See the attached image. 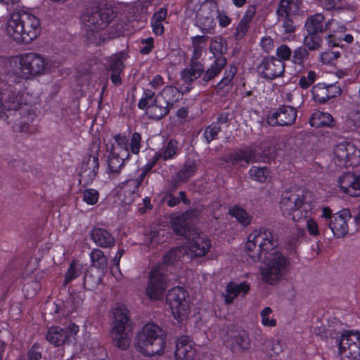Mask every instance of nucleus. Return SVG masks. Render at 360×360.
Here are the masks:
<instances>
[{"label": "nucleus", "mask_w": 360, "mask_h": 360, "mask_svg": "<svg viewBox=\"0 0 360 360\" xmlns=\"http://www.w3.org/2000/svg\"><path fill=\"white\" fill-rule=\"evenodd\" d=\"M98 155H88L82 160L80 171L79 172V183L83 187L92 184L98 175L99 170Z\"/></svg>", "instance_id": "6ab92c4d"}, {"label": "nucleus", "mask_w": 360, "mask_h": 360, "mask_svg": "<svg viewBox=\"0 0 360 360\" xmlns=\"http://www.w3.org/2000/svg\"><path fill=\"white\" fill-rule=\"evenodd\" d=\"M233 82L222 77L219 82L215 85L217 93H228L233 87Z\"/></svg>", "instance_id": "bf43d9fd"}, {"label": "nucleus", "mask_w": 360, "mask_h": 360, "mask_svg": "<svg viewBox=\"0 0 360 360\" xmlns=\"http://www.w3.org/2000/svg\"><path fill=\"white\" fill-rule=\"evenodd\" d=\"M297 117L296 108L288 105H280L267 115L266 122L272 127L292 125Z\"/></svg>", "instance_id": "a211bd4d"}, {"label": "nucleus", "mask_w": 360, "mask_h": 360, "mask_svg": "<svg viewBox=\"0 0 360 360\" xmlns=\"http://www.w3.org/2000/svg\"><path fill=\"white\" fill-rule=\"evenodd\" d=\"M221 128L220 126H217V124H213L212 122L208 125L202 134V137L205 139V142L209 144L213 140L217 139L219 133L221 131Z\"/></svg>", "instance_id": "8fccbe9b"}, {"label": "nucleus", "mask_w": 360, "mask_h": 360, "mask_svg": "<svg viewBox=\"0 0 360 360\" xmlns=\"http://www.w3.org/2000/svg\"><path fill=\"white\" fill-rule=\"evenodd\" d=\"M129 320V311L127 306L117 304L112 310V333L115 335L114 345L123 350L129 346V340L124 336Z\"/></svg>", "instance_id": "6e6552de"}, {"label": "nucleus", "mask_w": 360, "mask_h": 360, "mask_svg": "<svg viewBox=\"0 0 360 360\" xmlns=\"http://www.w3.org/2000/svg\"><path fill=\"white\" fill-rule=\"evenodd\" d=\"M16 58L22 75L10 77L8 82L13 84L14 90L25 98L32 94L27 85L28 81L47 73L50 65L48 59L37 53H24L17 56Z\"/></svg>", "instance_id": "20e7f679"}, {"label": "nucleus", "mask_w": 360, "mask_h": 360, "mask_svg": "<svg viewBox=\"0 0 360 360\" xmlns=\"http://www.w3.org/2000/svg\"><path fill=\"white\" fill-rule=\"evenodd\" d=\"M156 94L155 92L148 89H143V93L137 103V107L139 109L145 110L146 115L149 120H153V117L148 114V110L151 108V106L155 105L156 103L155 102V97Z\"/></svg>", "instance_id": "e433bc0d"}, {"label": "nucleus", "mask_w": 360, "mask_h": 360, "mask_svg": "<svg viewBox=\"0 0 360 360\" xmlns=\"http://www.w3.org/2000/svg\"><path fill=\"white\" fill-rule=\"evenodd\" d=\"M181 92L174 86H166L162 91L156 94L155 102L156 104L151 106L148 114L153 117V120L159 121L167 115L174 103L181 99Z\"/></svg>", "instance_id": "0eeeda50"}, {"label": "nucleus", "mask_w": 360, "mask_h": 360, "mask_svg": "<svg viewBox=\"0 0 360 360\" xmlns=\"http://www.w3.org/2000/svg\"><path fill=\"white\" fill-rule=\"evenodd\" d=\"M113 139L117 147L126 153V160H131L132 155H138L143 145L141 134L136 131L118 133L114 135Z\"/></svg>", "instance_id": "ddd939ff"}, {"label": "nucleus", "mask_w": 360, "mask_h": 360, "mask_svg": "<svg viewBox=\"0 0 360 360\" xmlns=\"http://www.w3.org/2000/svg\"><path fill=\"white\" fill-rule=\"evenodd\" d=\"M197 217V210L195 209H188L176 215L171 220V227L174 233L180 236L186 238L191 233L198 229L193 226V219Z\"/></svg>", "instance_id": "dca6fc26"}, {"label": "nucleus", "mask_w": 360, "mask_h": 360, "mask_svg": "<svg viewBox=\"0 0 360 360\" xmlns=\"http://www.w3.org/2000/svg\"><path fill=\"white\" fill-rule=\"evenodd\" d=\"M285 65L276 57H265L257 67V72L262 78L273 80L281 77L285 71Z\"/></svg>", "instance_id": "aec40b11"}, {"label": "nucleus", "mask_w": 360, "mask_h": 360, "mask_svg": "<svg viewBox=\"0 0 360 360\" xmlns=\"http://www.w3.org/2000/svg\"><path fill=\"white\" fill-rule=\"evenodd\" d=\"M330 24H304L308 32L304 39V46L310 51L321 48L323 33L328 29Z\"/></svg>", "instance_id": "412c9836"}, {"label": "nucleus", "mask_w": 360, "mask_h": 360, "mask_svg": "<svg viewBox=\"0 0 360 360\" xmlns=\"http://www.w3.org/2000/svg\"><path fill=\"white\" fill-rule=\"evenodd\" d=\"M272 309L270 307H264L261 313V323L264 327L273 328L276 326L277 321L273 317H270V314L272 313Z\"/></svg>", "instance_id": "864d4df0"}, {"label": "nucleus", "mask_w": 360, "mask_h": 360, "mask_svg": "<svg viewBox=\"0 0 360 360\" xmlns=\"http://www.w3.org/2000/svg\"><path fill=\"white\" fill-rule=\"evenodd\" d=\"M261 47L266 53H269L274 48V40L268 36L263 37L260 41Z\"/></svg>", "instance_id": "e2e57ef3"}, {"label": "nucleus", "mask_w": 360, "mask_h": 360, "mask_svg": "<svg viewBox=\"0 0 360 360\" xmlns=\"http://www.w3.org/2000/svg\"><path fill=\"white\" fill-rule=\"evenodd\" d=\"M250 338L248 332L243 329L229 330L225 340L226 347L233 352H242L248 349Z\"/></svg>", "instance_id": "5701e85b"}, {"label": "nucleus", "mask_w": 360, "mask_h": 360, "mask_svg": "<svg viewBox=\"0 0 360 360\" xmlns=\"http://www.w3.org/2000/svg\"><path fill=\"white\" fill-rule=\"evenodd\" d=\"M81 30L85 32L84 37L87 44L100 45L105 41L112 39L115 34L110 32V24H81Z\"/></svg>", "instance_id": "f3484780"}, {"label": "nucleus", "mask_w": 360, "mask_h": 360, "mask_svg": "<svg viewBox=\"0 0 360 360\" xmlns=\"http://www.w3.org/2000/svg\"><path fill=\"white\" fill-rule=\"evenodd\" d=\"M256 159V150L250 147L236 148L232 153H229L224 161L231 163L232 165H236L239 162L244 161L247 164L253 162Z\"/></svg>", "instance_id": "cd10ccee"}, {"label": "nucleus", "mask_w": 360, "mask_h": 360, "mask_svg": "<svg viewBox=\"0 0 360 360\" xmlns=\"http://www.w3.org/2000/svg\"><path fill=\"white\" fill-rule=\"evenodd\" d=\"M41 289V283L37 279H32L26 281L22 285V290L24 292L25 298H32L39 292Z\"/></svg>", "instance_id": "49530a36"}, {"label": "nucleus", "mask_w": 360, "mask_h": 360, "mask_svg": "<svg viewBox=\"0 0 360 360\" xmlns=\"http://www.w3.org/2000/svg\"><path fill=\"white\" fill-rule=\"evenodd\" d=\"M237 72V66L234 64H231L226 68H225L223 74V77L233 82L234 77L236 75Z\"/></svg>", "instance_id": "69168bd1"}, {"label": "nucleus", "mask_w": 360, "mask_h": 360, "mask_svg": "<svg viewBox=\"0 0 360 360\" xmlns=\"http://www.w3.org/2000/svg\"><path fill=\"white\" fill-rule=\"evenodd\" d=\"M344 41L347 44H351L354 41V37L351 34H346L343 36L336 37L334 34L328 35V44L330 47H342V45H340V43Z\"/></svg>", "instance_id": "3c124183"}, {"label": "nucleus", "mask_w": 360, "mask_h": 360, "mask_svg": "<svg viewBox=\"0 0 360 360\" xmlns=\"http://www.w3.org/2000/svg\"><path fill=\"white\" fill-rule=\"evenodd\" d=\"M250 290V285L246 281H243L240 283L230 281L226 286V292L232 294L233 297H237L240 295L244 296L249 292Z\"/></svg>", "instance_id": "79ce46f5"}, {"label": "nucleus", "mask_w": 360, "mask_h": 360, "mask_svg": "<svg viewBox=\"0 0 360 360\" xmlns=\"http://www.w3.org/2000/svg\"><path fill=\"white\" fill-rule=\"evenodd\" d=\"M101 271L89 268L84 273L83 287L86 290H94L100 284L103 278Z\"/></svg>", "instance_id": "c9c22d12"}, {"label": "nucleus", "mask_w": 360, "mask_h": 360, "mask_svg": "<svg viewBox=\"0 0 360 360\" xmlns=\"http://www.w3.org/2000/svg\"><path fill=\"white\" fill-rule=\"evenodd\" d=\"M338 186L344 193L352 197H359L357 175L351 172L343 173L338 180Z\"/></svg>", "instance_id": "c85d7f7f"}, {"label": "nucleus", "mask_w": 360, "mask_h": 360, "mask_svg": "<svg viewBox=\"0 0 360 360\" xmlns=\"http://www.w3.org/2000/svg\"><path fill=\"white\" fill-rule=\"evenodd\" d=\"M266 347L269 349V354L271 356H277L283 352V345L280 341H271L268 342Z\"/></svg>", "instance_id": "052dcab7"}, {"label": "nucleus", "mask_w": 360, "mask_h": 360, "mask_svg": "<svg viewBox=\"0 0 360 360\" xmlns=\"http://www.w3.org/2000/svg\"><path fill=\"white\" fill-rule=\"evenodd\" d=\"M292 51L290 47L286 44H281L276 49V56L277 60H281L284 62L285 60H291Z\"/></svg>", "instance_id": "4d7b16f0"}, {"label": "nucleus", "mask_w": 360, "mask_h": 360, "mask_svg": "<svg viewBox=\"0 0 360 360\" xmlns=\"http://www.w3.org/2000/svg\"><path fill=\"white\" fill-rule=\"evenodd\" d=\"M278 243L272 231L260 228L255 229L248 237L245 248L255 261H262L266 268L261 271L262 281L274 285L286 272L290 260L277 249Z\"/></svg>", "instance_id": "f03ea898"}, {"label": "nucleus", "mask_w": 360, "mask_h": 360, "mask_svg": "<svg viewBox=\"0 0 360 360\" xmlns=\"http://www.w3.org/2000/svg\"><path fill=\"white\" fill-rule=\"evenodd\" d=\"M280 209L285 218L299 222L310 216L312 203L306 200L303 192L285 191L281 197Z\"/></svg>", "instance_id": "423d86ee"}, {"label": "nucleus", "mask_w": 360, "mask_h": 360, "mask_svg": "<svg viewBox=\"0 0 360 360\" xmlns=\"http://www.w3.org/2000/svg\"><path fill=\"white\" fill-rule=\"evenodd\" d=\"M210 59L212 63L205 70L202 78L203 85L208 84L211 80L218 77L227 65L226 56H211Z\"/></svg>", "instance_id": "c756f323"}, {"label": "nucleus", "mask_w": 360, "mask_h": 360, "mask_svg": "<svg viewBox=\"0 0 360 360\" xmlns=\"http://www.w3.org/2000/svg\"><path fill=\"white\" fill-rule=\"evenodd\" d=\"M309 123L311 127L315 128H331L335 126V121L330 113L316 110L311 115Z\"/></svg>", "instance_id": "473e14b6"}, {"label": "nucleus", "mask_w": 360, "mask_h": 360, "mask_svg": "<svg viewBox=\"0 0 360 360\" xmlns=\"http://www.w3.org/2000/svg\"><path fill=\"white\" fill-rule=\"evenodd\" d=\"M83 273V265L76 259H73L65 274L63 285L66 286L72 281L79 278Z\"/></svg>", "instance_id": "ea45409f"}, {"label": "nucleus", "mask_w": 360, "mask_h": 360, "mask_svg": "<svg viewBox=\"0 0 360 360\" xmlns=\"http://www.w3.org/2000/svg\"><path fill=\"white\" fill-rule=\"evenodd\" d=\"M28 360H40L42 357L41 353L38 351L37 344L33 345L27 352Z\"/></svg>", "instance_id": "774afa93"}, {"label": "nucleus", "mask_w": 360, "mask_h": 360, "mask_svg": "<svg viewBox=\"0 0 360 360\" xmlns=\"http://www.w3.org/2000/svg\"><path fill=\"white\" fill-rule=\"evenodd\" d=\"M135 347L146 356H160L166 347V335L155 323H146L136 335Z\"/></svg>", "instance_id": "39448f33"}, {"label": "nucleus", "mask_w": 360, "mask_h": 360, "mask_svg": "<svg viewBox=\"0 0 360 360\" xmlns=\"http://www.w3.org/2000/svg\"><path fill=\"white\" fill-rule=\"evenodd\" d=\"M248 174L252 181L264 183L269 176L270 170L269 168L266 166H252L248 171Z\"/></svg>", "instance_id": "37998d69"}, {"label": "nucleus", "mask_w": 360, "mask_h": 360, "mask_svg": "<svg viewBox=\"0 0 360 360\" xmlns=\"http://www.w3.org/2000/svg\"><path fill=\"white\" fill-rule=\"evenodd\" d=\"M206 41L207 37L205 36L197 35L192 37V45L193 47V56L192 59L198 60L202 56Z\"/></svg>", "instance_id": "de8ad7c7"}, {"label": "nucleus", "mask_w": 360, "mask_h": 360, "mask_svg": "<svg viewBox=\"0 0 360 360\" xmlns=\"http://www.w3.org/2000/svg\"><path fill=\"white\" fill-rule=\"evenodd\" d=\"M250 28L249 24H238L234 34L236 40L242 39Z\"/></svg>", "instance_id": "0e129e2a"}, {"label": "nucleus", "mask_w": 360, "mask_h": 360, "mask_svg": "<svg viewBox=\"0 0 360 360\" xmlns=\"http://www.w3.org/2000/svg\"><path fill=\"white\" fill-rule=\"evenodd\" d=\"M187 297L188 292L182 287H174L167 292L166 302L176 319L186 314L189 307Z\"/></svg>", "instance_id": "4468645a"}, {"label": "nucleus", "mask_w": 360, "mask_h": 360, "mask_svg": "<svg viewBox=\"0 0 360 360\" xmlns=\"http://www.w3.org/2000/svg\"><path fill=\"white\" fill-rule=\"evenodd\" d=\"M129 160H126V156L122 158L118 153L115 152L112 146L107 156V174L109 177L111 179L117 177Z\"/></svg>", "instance_id": "a878e982"}, {"label": "nucleus", "mask_w": 360, "mask_h": 360, "mask_svg": "<svg viewBox=\"0 0 360 360\" xmlns=\"http://www.w3.org/2000/svg\"><path fill=\"white\" fill-rule=\"evenodd\" d=\"M321 218L330 219L328 226L336 238L345 236L349 231L348 221L351 219V214L349 210L343 209L340 212L332 214L331 209L325 206L322 207Z\"/></svg>", "instance_id": "f8f14e48"}, {"label": "nucleus", "mask_w": 360, "mask_h": 360, "mask_svg": "<svg viewBox=\"0 0 360 360\" xmlns=\"http://www.w3.org/2000/svg\"><path fill=\"white\" fill-rule=\"evenodd\" d=\"M117 188L119 191L124 195H130L136 193L139 186L136 185V181L134 180L133 177H130L120 182Z\"/></svg>", "instance_id": "a18cd8bd"}, {"label": "nucleus", "mask_w": 360, "mask_h": 360, "mask_svg": "<svg viewBox=\"0 0 360 360\" xmlns=\"http://www.w3.org/2000/svg\"><path fill=\"white\" fill-rule=\"evenodd\" d=\"M46 340L55 347L61 346L68 342L65 329L58 326H52L48 328Z\"/></svg>", "instance_id": "f704fd0d"}, {"label": "nucleus", "mask_w": 360, "mask_h": 360, "mask_svg": "<svg viewBox=\"0 0 360 360\" xmlns=\"http://www.w3.org/2000/svg\"><path fill=\"white\" fill-rule=\"evenodd\" d=\"M197 171V165L193 160H186L181 169L176 173V179L179 181H187L193 176Z\"/></svg>", "instance_id": "58836bf2"}, {"label": "nucleus", "mask_w": 360, "mask_h": 360, "mask_svg": "<svg viewBox=\"0 0 360 360\" xmlns=\"http://www.w3.org/2000/svg\"><path fill=\"white\" fill-rule=\"evenodd\" d=\"M91 238L97 246L103 248H111L115 244L114 236L105 229L94 228L91 232Z\"/></svg>", "instance_id": "7c9ffc66"}, {"label": "nucleus", "mask_w": 360, "mask_h": 360, "mask_svg": "<svg viewBox=\"0 0 360 360\" xmlns=\"http://www.w3.org/2000/svg\"><path fill=\"white\" fill-rule=\"evenodd\" d=\"M69 302H60L54 303L53 312L55 314H60L62 316L67 317L70 316L75 310V306L72 308H69Z\"/></svg>", "instance_id": "5fc2aeb1"}, {"label": "nucleus", "mask_w": 360, "mask_h": 360, "mask_svg": "<svg viewBox=\"0 0 360 360\" xmlns=\"http://www.w3.org/2000/svg\"><path fill=\"white\" fill-rule=\"evenodd\" d=\"M333 160L340 168L356 167L360 165V149L352 142H340L333 148Z\"/></svg>", "instance_id": "1a4fd4ad"}, {"label": "nucleus", "mask_w": 360, "mask_h": 360, "mask_svg": "<svg viewBox=\"0 0 360 360\" xmlns=\"http://www.w3.org/2000/svg\"><path fill=\"white\" fill-rule=\"evenodd\" d=\"M179 151V143L175 139L167 141L155 154L160 160L167 161L176 157Z\"/></svg>", "instance_id": "72a5a7b5"}, {"label": "nucleus", "mask_w": 360, "mask_h": 360, "mask_svg": "<svg viewBox=\"0 0 360 360\" xmlns=\"http://www.w3.org/2000/svg\"><path fill=\"white\" fill-rule=\"evenodd\" d=\"M99 198V193L94 188H86L83 191V201L89 205H96Z\"/></svg>", "instance_id": "6e6d98bb"}, {"label": "nucleus", "mask_w": 360, "mask_h": 360, "mask_svg": "<svg viewBox=\"0 0 360 360\" xmlns=\"http://www.w3.org/2000/svg\"><path fill=\"white\" fill-rule=\"evenodd\" d=\"M291 61L296 65L303 66L309 58V52L304 46H300L292 52Z\"/></svg>", "instance_id": "09e8293b"}, {"label": "nucleus", "mask_w": 360, "mask_h": 360, "mask_svg": "<svg viewBox=\"0 0 360 360\" xmlns=\"http://www.w3.org/2000/svg\"><path fill=\"white\" fill-rule=\"evenodd\" d=\"M256 13V6L250 5L248 7L240 22H250Z\"/></svg>", "instance_id": "338daca9"}, {"label": "nucleus", "mask_w": 360, "mask_h": 360, "mask_svg": "<svg viewBox=\"0 0 360 360\" xmlns=\"http://www.w3.org/2000/svg\"><path fill=\"white\" fill-rule=\"evenodd\" d=\"M124 68V64L120 56L115 55L110 58L107 70L110 73V80L115 86L122 84L121 75Z\"/></svg>", "instance_id": "2f4dec72"}, {"label": "nucleus", "mask_w": 360, "mask_h": 360, "mask_svg": "<svg viewBox=\"0 0 360 360\" xmlns=\"http://www.w3.org/2000/svg\"><path fill=\"white\" fill-rule=\"evenodd\" d=\"M204 65L197 60L191 59L189 67L184 69L181 72V79L188 84L186 91H190L192 89V83L195 79L202 77L205 73Z\"/></svg>", "instance_id": "bb28decb"}, {"label": "nucleus", "mask_w": 360, "mask_h": 360, "mask_svg": "<svg viewBox=\"0 0 360 360\" xmlns=\"http://www.w3.org/2000/svg\"><path fill=\"white\" fill-rule=\"evenodd\" d=\"M210 51L212 53V56H225L227 44L221 41L212 40L210 45Z\"/></svg>", "instance_id": "603ef678"}, {"label": "nucleus", "mask_w": 360, "mask_h": 360, "mask_svg": "<svg viewBox=\"0 0 360 360\" xmlns=\"http://www.w3.org/2000/svg\"><path fill=\"white\" fill-rule=\"evenodd\" d=\"M117 15V10L111 4L101 3L86 8L80 14L81 22H112Z\"/></svg>", "instance_id": "9b49d317"}, {"label": "nucleus", "mask_w": 360, "mask_h": 360, "mask_svg": "<svg viewBox=\"0 0 360 360\" xmlns=\"http://www.w3.org/2000/svg\"><path fill=\"white\" fill-rule=\"evenodd\" d=\"M196 350L188 336L182 335L176 341L175 360H195Z\"/></svg>", "instance_id": "393cba45"}, {"label": "nucleus", "mask_w": 360, "mask_h": 360, "mask_svg": "<svg viewBox=\"0 0 360 360\" xmlns=\"http://www.w3.org/2000/svg\"><path fill=\"white\" fill-rule=\"evenodd\" d=\"M302 0H281L277 8L278 20L292 22L297 15Z\"/></svg>", "instance_id": "b1692460"}, {"label": "nucleus", "mask_w": 360, "mask_h": 360, "mask_svg": "<svg viewBox=\"0 0 360 360\" xmlns=\"http://www.w3.org/2000/svg\"><path fill=\"white\" fill-rule=\"evenodd\" d=\"M306 226L309 235L312 236L319 235V225L314 219L311 218L307 219Z\"/></svg>", "instance_id": "680f3d73"}, {"label": "nucleus", "mask_w": 360, "mask_h": 360, "mask_svg": "<svg viewBox=\"0 0 360 360\" xmlns=\"http://www.w3.org/2000/svg\"><path fill=\"white\" fill-rule=\"evenodd\" d=\"M27 103V99L14 90L11 83L0 80V119L8 124L14 122L12 127L14 131H30V125L26 119L33 120L34 113L32 110V112L30 109L26 110L27 118L21 117L23 105Z\"/></svg>", "instance_id": "7ed1b4c3"}, {"label": "nucleus", "mask_w": 360, "mask_h": 360, "mask_svg": "<svg viewBox=\"0 0 360 360\" xmlns=\"http://www.w3.org/2000/svg\"><path fill=\"white\" fill-rule=\"evenodd\" d=\"M140 44L142 45V46L140 47V53L143 55H148L154 48V39L152 37L141 39Z\"/></svg>", "instance_id": "13d9d810"}, {"label": "nucleus", "mask_w": 360, "mask_h": 360, "mask_svg": "<svg viewBox=\"0 0 360 360\" xmlns=\"http://www.w3.org/2000/svg\"><path fill=\"white\" fill-rule=\"evenodd\" d=\"M185 238L186 249L180 247L172 248L163 255L161 262L150 268L145 288V295L150 300H160L163 297L169 281V274H176L181 267L186 252L192 258L202 257L210 252V238L198 230Z\"/></svg>", "instance_id": "f257e3e1"}, {"label": "nucleus", "mask_w": 360, "mask_h": 360, "mask_svg": "<svg viewBox=\"0 0 360 360\" xmlns=\"http://www.w3.org/2000/svg\"><path fill=\"white\" fill-rule=\"evenodd\" d=\"M90 259L92 263L91 268L100 270L103 273L106 270L108 266V258L105 256L101 250L97 248L94 249L90 254Z\"/></svg>", "instance_id": "a19ab883"}, {"label": "nucleus", "mask_w": 360, "mask_h": 360, "mask_svg": "<svg viewBox=\"0 0 360 360\" xmlns=\"http://www.w3.org/2000/svg\"><path fill=\"white\" fill-rule=\"evenodd\" d=\"M6 30L16 42L30 44L39 34L41 24H6Z\"/></svg>", "instance_id": "2eb2a0df"}, {"label": "nucleus", "mask_w": 360, "mask_h": 360, "mask_svg": "<svg viewBox=\"0 0 360 360\" xmlns=\"http://www.w3.org/2000/svg\"><path fill=\"white\" fill-rule=\"evenodd\" d=\"M341 360H360V332L345 330L337 340Z\"/></svg>", "instance_id": "9d476101"}, {"label": "nucleus", "mask_w": 360, "mask_h": 360, "mask_svg": "<svg viewBox=\"0 0 360 360\" xmlns=\"http://www.w3.org/2000/svg\"><path fill=\"white\" fill-rule=\"evenodd\" d=\"M342 90L337 82L330 84L318 83L313 86L311 90L314 101L319 104L326 103L330 98L340 96Z\"/></svg>", "instance_id": "4be33fe9"}, {"label": "nucleus", "mask_w": 360, "mask_h": 360, "mask_svg": "<svg viewBox=\"0 0 360 360\" xmlns=\"http://www.w3.org/2000/svg\"><path fill=\"white\" fill-rule=\"evenodd\" d=\"M229 214L243 227L248 226L252 221V217L248 212L238 205H235L229 210Z\"/></svg>", "instance_id": "4c0bfd02"}, {"label": "nucleus", "mask_w": 360, "mask_h": 360, "mask_svg": "<svg viewBox=\"0 0 360 360\" xmlns=\"http://www.w3.org/2000/svg\"><path fill=\"white\" fill-rule=\"evenodd\" d=\"M179 195V196L176 197L173 193H166L165 201L167 205L169 207H174L179 205L181 202H182L186 205H190L191 200L187 198L185 191H180Z\"/></svg>", "instance_id": "c03bdc74"}]
</instances>
